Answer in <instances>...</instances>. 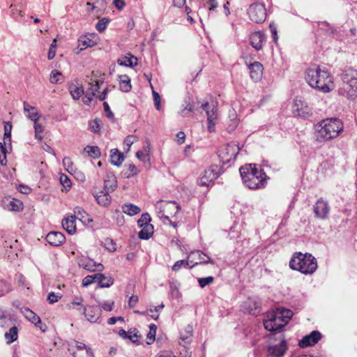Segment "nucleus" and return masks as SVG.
Here are the masks:
<instances>
[{"mask_svg": "<svg viewBox=\"0 0 357 357\" xmlns=\"http://www.w3.org/2000/svg\"><path fill=\"white\" fill-rule=\"evenodd\" d=\"M305 79L311 87L324 93L333 91L335 88L330 73L319 66H312L306 70Z\"/></svg>", "mask_w": 357, "mask_h": 357, "instance_id": "obj_1", "label": "nucleus"}, {"mask_svg": "<svg viewBox=\"0 0 357 357\" xmlns=\"http://www.w3.org/2000/svg\"><path fill=\"white\" fill-rule=\"evenodd\" d=\"M244 185L251 189L264 188L267 183L268 176L263 169L255 164H247L239 169Z\"/></svg>", "mask_w": 357, "mask_h": 357, "instance_id": "obj_2", "label": "nucleus"}, {"mask_svg": "<svg viewBox=\"0 0 357 357\" xmlns=\"http://www.w3.org/2000/svg\"><path fill=\"white\" fill-rule=\"evenodd\" d=\"M344 125L338 118H328L314 126L316 139L325 142L336 138L342 132Z\"/></svg>", "mask_w": 357, "mask_h": 357, "instance_id": "obj_3", "label": "nucleus"}, {"mask_svg": "<svg viewBox=\"0 0 357 357\" xmlns=\"http://www.w3.org/2000/svg\"><path fill=\"white\" fill-rule=\"evenodd\" d=\"M293 312L285 308H278L275 312L267 314L266 319L264 320L266 330L271 332L280 331L290 320Z\"/></svg>", "mask_w": 357, "mask_h": 357, "instance_id": "obj_4", "label": "nucleus"}, {"mask_svg": "<svg viewBox=\"0 0 357 357\" xmlns=\"http://www.w3.org/2000/svg\"><path fill=\"white\" fill-rule=\"evenodd\" d=\"M289 267L303 274H312L317 268V259L311 254L295 253L290 261Z\"/></svg>", "mask_w": 357, "mask_h": 357, "instance_id": "obj_5", "label": "nucleus"}, {"mask_svg": "<svg viewBox=\"0 0 357 357\" xmlns=\"http://www.w3.org/2000/svg\"><path fill=\"white\" fill-rule=\"evenodd\" d=\"M342 86L339 93L348 98L354 99L357 97V73L351 69L347 70L342 75Z\"/></svg>", "mask_w": 357, "mask_h": 357, "instance_id": "obj_6", "label": "nucleus"}, {"mask_svg": "<svg viewBox=\"0 0 357 357\" xmlns=\"http://www.w3.org/2000/svg\"><path fill=\"white\" fill-rule=\"evenodd\" d=\"M270 337L267 346V354L270 357H282L288 349V345L283 334L278 333Z\"/></svg>", "mask_w": 357, "mask_h": 357, "instance_id": "obj_7", "label": "nucleus"}, {"mask_svg": "<svg viewBox=\"0 0 357 357\" xmlns=\"http://www.w3.org/2000/svg\"><path fill=\"white\" fill-rule=\"evenodd\" d=\"M250 19L255 23H262L266 17V10L264 3L251 4L248 11Z\"/></svg>", "mask_w": 357, "mask_h": 357, "instance_id": "obj_8", "label": "nucleus"}, {"mask_svg": "<svg viewBox=\"0 0 357 357\" xmlns=\"http://www.w3.org/2000/svg\"><path fill=\"white\" fill-rule=\"evenodd\" d=\"M202 107L206 112L208 121V130L210 132L215 131V126L218 120V111L213 105L208 102L202 104Z\"/></svg>", "mask_w": 357, "mask_h": 357, "instance_id": "obj_9", "label": "nucleus"}, {"mask_svg": "<svg viewBox=\"0 0 357 357\" xmlns=\"http://www.w3.org/2000/svg\"><path fill=\"white\" fill-rule=\"evenodd\" d=\"M239 151L240 148L236 144L230 143L220 151L219 157L223 164H227L236 159Z\"/></svg>", "mask_w": 357, "mask_h": 357, "instance_id": "obj_10", "label": "nucleus"}, {"mask_svg": "<svg viewBox=\"0 0 357 357\" xmlns=\"http://www.w3.org/2000/svg\"><path fill=\"white\" fill-rule=\"evenodd\" d=\"M157 208L160 209L159 216L160 218H164L169 220V215L165 213H169L170 215H176L180 211V206L175 202H158Z\"/></svg>", "mask_w": 357, "mask_h": 357, "instance_id": "obj_11", "label": "nucleus"}, {"mask_svg": "<svg viewBox=\"0 0 357 357\" xmlns=\"http://www.w3.org/2000/svg\"><path fill=\"white\" fill-rule=\"evenodd\" d=\"M68 351L74 357H92L93 353L85 344L74 340L69 345Z\"/></svg>", "mask_w": 357, "mask_h": 357, "instance_id": "obj_12", "label": "nucleus"}, {"mask_svg": "<svg viewBox=\"0 0 357 357\" xmlns=\"http://www.w3.org/2000/svg\"><path fill=\"white\" fill-rule=\"evenodd\" d=\"M314 213L317 218L325 220L330 212V206L323 198L319 199L314 205Z\"/></svg>", "mask_w": 357, "mask_h": 357, "instance_id": "obj_13", "label": "nucleus"}, {"mask_svg": "<svg viewBox=\"0 0 357 357\" xmlns=\"http://www.w3.org/2000/svg\"><path fill=\"white\" fill-rule=\"evenodd\" d=\"M295 115L305 117L311 114L310 109L301 97H296L292 107Z\"/></svg>", "mask_w": 357, "mask_h": 357, "instance_id": "obj_14", "label": "nucleus"}, {"mask_svg": "<svg viewBox=\"0 0 357 357\" xmlns=\"http://www.w3.org/2000/svg\"><path fill=\"white\" fill-rule=\"evenodd\" d=\"M218 177L216 167H211L202 173L199 184L202 186H208Z\"/></svg>", "mask_w": 357, "mask_h": 357, "instance_id": "obj_15", "label": "nucleus"}, {"mask_svg": "<svg viewBox=\"0 0 357 357\" xmlns=\"http://www.w3.org/2000/svg\"><path fill=\"white\" fill-rule=\"evenodd\" d=\"M321 338V334L317 331H313L309 335L304 336L298 342L301 348L310 347L316 344Z\"/></svg>", "mask_w": 357, "mask_h": 357, "instance_id": "obj_16", "label": "nucleus"}, {"mask_svg": "<svg viewBox=\"0 0 357 357\" xmlns=\"http://www.w3.org/2000/svg\"><path fill=\"white\" fill-rule=\"evenodd\" d=\"M188 257H192L193 259L197 260V261H195L192 266H190V268L199 264H215V261L213 259H211L208 255H206L201 250L192 252L189 255Z\"/></svg>", "mask_w": 357, "mask_h": 357, "instance_id": "obj_17", "label": "nucleus"}, {"mask_svg": "<svg viewBox=\"0 0 357 357\" xmlns=\"http://www.w3.org/2000/svg\"><path fill=\"white\" fill-rule=\"evenodd\" d=\"M248 68L251 79L255 82L259 80L263 73V65L258 61H255L249 64Z\"/></svg>", "mask_w": 357, "mask_h": 357, "instance_id": "obj_18", "label": "nucleus"}, {"mask_svg": "<svg viewBox=\"0 0 357 357\" xmlns=\"http://www.w3.org/2000/svg\"><path fill=\"white\" fill-rule=\"evenodd\" d=\"M45 238L47 242L53 246H59L66 240L64 235L59 231H50Z\"/></svg>", "mask_w": 357, "mask_h": 357, "instance_id": "obj_19", "label": "nucleus"}, {"mask_svg": "<svg viewBox=\"0 0 357 357\" xmlns=\"http://www.w3.org/2000/svg\"><path fill=\"white\" fill-rule=\"evenodd\" d=\"M79 266L89 271H101L103 266L101 264H97L91 259H82L79 261Z\"/></svg>", "mask_w": 357, "mask_h": 357, "instance_id": "obj_20", "label": "nucleus"}, {"mask_svg": "<svg viewBox=\"0 0 357 357\" xmlns=\"http://www.w3.org/2000/svg\"><path fill=\"white\" fill-rule=\"evenodd\" d=\"M250 40L251 45L256 50H259L262 48V44L265 40V35L261 31H255L251 34Z\"/></svg>", "mask_w": 357, "mask_h": 357, "instance_id": "obj_21", "label": "nucleus"}, {"mask_svg": "<svg viewBox=\"0 0 357 357\" xmlns=\"http://www.w3.org/2000/svg\"><path fill=\"white\" fill-rule=\"evenodd\" d=\"M93 196L98 204L102 206H107L110 204L111 196L109 192L105 190L93 192Z\"/></svg>", "mask_w": 357, "mask_h": 357, "instance_id": "obj_22", "label": "nucleus"}, {"mask_svg": "<svg viewBox=\"0 0 357 357\" xmlns=\"http://www.w3.org/2000/svg\"><path fill=\"white\" fill-rule=\"evenodd\" d=\"M75 220V215H70L62 221L63 228L70 234H73L76 231Z\"/></svg>", "mask_w": 357, "mask_h": 357, "instance_id": "obj_23", "label": "nucleus"}, {"mask_svg": "<svg viewBox=\"0 0 357 357\" xmlns=\"http://www.w3.org/2000/svg\"><path fill=\"white\" fill-rule=\"evenodd\" d=\"M105 190L110 192L115 190L116 188V179L114 175L112 173H107L104 179Z\"/></svg>", "mask_w": 357, "mask_h": 357, "instance_id": "obj_24", "label": "nucleus"}, {"mask_svg": "<svg viewBox=\"0 0 357 357\" xmlns=\"http://www.w3.org/2000/svg\"><path fill=\"white\" fill-rule=\"evenodd\" d=\"M100 309L94 306H89L84 314L86 318L90 322H96L100 316Z\"/></svg>", "mask_w": 357, "mask_h": 357, "instance_id": "obj_25", "label": "nucleus"}, {"mask_svg": "<svg viewBox=\"0 0 357 357\" xmlns=\"http://www.w3.org/2000/svg\"><path fill=\"white\" fill-rule=\"evenodd\" d=\"M22 314L24 317L33 324L35 326H38V324L41 323L40 318L31 310L29 308L25 307L22 310Z\"/></svg>", "mask_w": 357, "mask_h": 357, "instance_id": "obj_26", "label": "nucleus"}, {"mask_svg": "<svg viewBox=\"0 0 357 357\" xmlns=\"http://www.w3.org/2000/svg\"><path fill=\"white\" fill-rule=\"evenodd\" d=\"M119 89L123 92H129L131 89L130 79L127 75H122L119 76Z\"/></svg>", "mask_w": 357, "mask_h": 357, "instance_id": "obj_27", "label": "nucleus"}, {"mask_svg": "<svg viewBox=\"0 0 357 357\" xmlns=\"http://www.w3.org/2000/svg\"><path fill=\"white\" fill-rule=\"evenodd\" d=\"M69 91L74 100H79L84 94V91L82 85L70 84Z\"/></svg>", "mask_w": 357, "mask_h": 357, "instance_id": "obj_28", "label": "nucleus"}, {"mask_svg": "<svg viewBox=\"0 0 357 357\" xmlns=\"http://www.w3.org/2000/svg\"><path fill=\"white\" fill-rule=\"evenodd\" d=\"M76 217V219H79L82 222H90L92 221L91 219L89 218L86 212L81 207L77 206L74 208V215Z\"/></svg>", "mask_w": 357, "mask_h": 357, "instance_id": "obj_29", "label": "nucleus"}, {"mask_svg": "<svg viewBox=\"0 0 357 357\" xmlns=\"http://www.w3.org/2000/svg\"><path fill=\"white\" fill-rule=\"evenodd\" d=\"M96 282H98L100 287H109L114 283V280L112 278L106 277L102 273H96Z\"/></svg>", "mask_w": 357, "mask_h": 357, "instance_id": "obj_30", "label": "nucleus"}, {"mask_svg": "<svg viewBox=\"0 0 357 357\" xmlns=\"http://www.w3.org/2000/svg\"><path fill=\"white\" fill-rule=\"evenodd\" d=\"M192 328L188 326L184 331H181L180 333V344L185 345L189 344L192 340Z\"/></svg>", "mask_w": 357, "mask_h": 357, "instance_id": "obj_31", "label": "nucleus"}, {"mask_svg": "<svg viewBox=\"0 0 357 357\" xmlns=\"http://www.w3.org/2000/svg\"><path fill=\"white\" fill-rule=\"evenodd\" d=\"M140 227L142 228V229L138 233V237L140 239L147 240L151 237V236L153 234V225H146Z\"/></svg>", "mask_w": 357, "mask_h": 357, "instance_id": "obj_32", "label": "nucleus"}, {"mask_svg": "<svg viewBox=\"0 0 357 357\" xmlns=\"http://www.w3.org/2000/svg\"><path fill=\"white\" fill-rule=\"evenodd\" d=\"M111 162L115 166H120L123 160V154L118 151V149H114L111 151Z\"/></svg>", "mask_w": 357, "mask_h": 357, "instance_id": "obj_33", "label": "nucleus"}, {"mask_svg": "<svg viewBox=\"0 0 357 357\" xmlns=\"http://www.w3.org/2000/svg\"><path fill=\"white\" fill-rule=\"evenodd\" d=\"M122 211L128 215L132 216L140 213L141 209L132 204H126L122 206Z\"/></svg>", "mask_w": 357, "mask_h": 357, "instance_id": "obj_34", "label": "nucleus"}, {"mask_svg": "<svg viewBox=\"0 0 357 357\" xmlns=\"http://www.w3.org/2000/svg\"><path fill=\"white\" fill-rule=\"evenodd\" d=\"M18 337V328L16 326L11 327L8 332L5 333V338L7 344H10L17 340Z\"/></svg>", "mask_w": 357, "mask_h": 357, "instance_id": "obj_35", "label": "nucleus"}, {"mask_svg": "<svg viewBox=\"0 0 357 357\" xmlns=\"http://www.w3.org/2000/svg\"><path fill=\"white\" fill-rule=\"evenodd\" d=\"M24 110L25 112H28V118L31 121H37L38 120V112L34 107L29 105L26 102H24Z\"/></svg>", "mask_w": 357, "mask_h": 357, "instance_id": "obj_36", "label": "nucleus"}, {"mask_svg": "<svg viewBox=\"0 0 357 357\" xmlns=\"http://www.w3.org/2000/svg\"><path fill=\"white\" fill-rule=\"evenodd\" d=\"M102 125V121L100 119H95L89 122L90 130L94 133H99Z\"/></svg>", "mask_w": 357, "mask_h": 357, "instance_id": "obj_37", "label": "nucleus"}, {"mask_svg": "<svg viewBox=\"0 0 357 357\" xmlns=\"http://www.w3.org/2000/svg\"><path fill=\"white\" fill-rule=\"evenodd\" d=\"M84 151L94 158H98L100 156V151L97 146H86L84 148Z\"/></svg>", "mask_w": 357, "mask_h": 357, "instance_id": "obj_38", "label": "nucleus"}, {"mask_svg": "<svg viewBox=\"0 0 357 357\" xmlns=\"http://www.w3.org/2000/svg\"><path fill=\"white\" fill-rule=\"evenodd\" d=\"M157 326L154 324L149 325V332L147 334V344L153 343L155 340Z\"/></svg>", "mask_w": 357, "mask_h": 357, "instance_id": "obj_39", "label": "nucleus"}, {"mask_svg": "<svg viewBox=\"0 0 357 357\" xmlns=\"http://www.w3.org/2000/svg\"><path fill=\"white\" fill-rule=\"evenodd\" d=\"M109 22L110 19L109 17L101 18L96 24V30L100 33L103 32L106 29Z\"/></svg>", "mask_w": 357, "mask_h": 357, "instance_id": "obj_40", "label": "nucleus"}, {"mask_svg": "<svg viewBox=\"0 0 357 357\" xmlns=\"http://www.w3.org/2000/svg\"><path fill=\"white\" fill-rule=\"evenodd\" d=\"M62 77L63 75L61 72L56 70H53L50 73V81L51 83L54 84L61 83L62 82Z\"/></svg>", "mask_w": 357, "mask_h": 357, "instance_id": "obj_41", "label": "nucleus"}, {"mask_svg": "<svg viewBox=\"0 0 357 357\" xmlns=\"http://www.w3.org/2000/svg\"><path fill=\"white\" fill-rule=\"evenodd\" d=\"M6 144V140H4V142H0V164L2 166L6 165V149L5 147V144Z\"/></svg>", "mask_w": 357, "mask_h": 357, "instance_id": "obj_42", "label": "nucleus"}, {"mask_svg": "<svg viewBox=\"0 0 357 357\" xmlns=\"http://www.w3.org/2000/svg\"><path fill=\"white\" fill-rule=\"evenodd\" d=\"M151 220V216L148 213H143L137 221L138 226L140 227L146 225H152L150 224Z\"/></svg>", "mask_w": 357, "mask_h": 357, "instance_id": "obj_43", "label": "nucleus"}, {"mask_svg": "<svg viewBox=\"0 0 357 357\" xmlns=\"http://www.w3.org/2000/svg\"><path fill=\"white\" fill-rule=\"evenodd\" d=\"M93 41L86 37H81L79 39V47L80 50H83L88 47L92 46Z\"/></svg>", "mask_w": 357, "mask_h": 357, "instance_id": "obj_44", "label": "nucleus"}, {"mask_svg": "<svg viewBox=\"0 0 357 357\" xmlns=\"http://www.w3.org/2000/svg\"><path fill=\"white\" fill-rule=\"evenodd\" d=\"M128 337L127 339H129L133 343H135L139 341V337H140L138 335V331L136 328L130 329L128 331Z\"/></svg>", "mask_w": 357, "mask_h": 357, "instance_id": "obj_45", "label": "nucleus"}, {"mask_svg": "<svg viewBox=\"0 0 357 357\" xmlns=\"http://www.w3.org/2000/svg\"><path fill=\"white\" fill-rule=\"evenodd\" d=\"M63 165L65 167L66 171L70 174L74 171L73 163L69 157H65L63 159Z\"/></svg>", "mask_w": 357, "mask_h": 357, "instance_id": "obj_46", "label": "nucleus"}, {"mask_svg": "<svg viewBox=\"0 0 357 357\" xmlns=\"http://www.w3.org/2000/svg\"><path fill=\"white\" fill-rule=\"evenodd\" d=\"M91 87L88 89L86 91H89V93L92 95V96H96V93L100 89L99 82L97 80H93L90 83Z\"/></svg>", "mask_w": 357, "mask_h": 357, "instance_id": "obj_47", "label": "nucleus"}, {"mask_svg": "<svg viewBox=\"0 0 357 357\" xmlns=\"http://www.w3.org/2000/svg\"><path fill=\"white\" fill-rule=\"evenodd\" d=\"M214 278L212 276L198 278L199 284L202 288H204L206 285L211 284Z\"/></svg>", "mask_w": 357, "mask_h": 357, "instance_id": "obj_48", "label": "nucleus"}, {"mask_svg": "<svg viewBox=\"0 0 357 357\" xmlns=\"http://www.w3.org/2000/svg\"><path fill=\"white\" fill-rule=\"evenodd\" d=\"M96 273L91 275H87L86 276L83 280H82V286L83 287H88L89 285L91 284L92 283L96 282Z\"/></svg>", "mask_w": 357, "mask_h": 357, "instance_id": "obj_49", "label": "nucleus"}, {"mask_svg": "<svg viewBox=\"0 0 357 357\" xmlns=\"http://www.w3.org/2000/svg\"><path fill=\"white\" fill-rule=\"evenodd\" d=\"M56 40L54 39L52 44L50 45L47 58L49 60H52L56 55Z\"/></svg>", "mask_w": 357, "mask_h": 357, "instance_id": "obj_50", "label": "nucleus"}, {"mask_svg": "<svg viewBox=\"0 0 357 357\" xmlns=\"http://www.w3.org/2000/svg\"><path fill=\"white\" fill-rule=\"evenodd\" d=\"M105 248L110 252H114L116 250V243L112 239L109 238L105 240Z\"/></svg>", "mask_w": 357, "mask_h": 357, "instance_id": "obj_51", "label": "nucleus"}, {"mask_svg": "<svg viewBox=\"0 0 357 357\" xmlns=\"http://www.w3.org/2000/svg\"><path fill=\"white\" fill-rule=\"evenodd\" d=\"M189 266V262L188 260H179L177 261L174 266H172V270L174 271H178L182 266L187 267Z\"/></svg>", "mask_w": 357, "mask_h": 357, "instance_id": "obj_52", "label": "nucleus"}, {"mask_svg": "<svg viewBox=\"0 0 357 357\" xmlns=\"http://www.w3.org/2000/svg\"><path fill=\"white\" fill-rule=\"evenodd\" d=\"M60 183L61 185L67 190V188H70L71 186V181L69 178L65 175L61 174L60 176Z\"/></svg>", "mask_w": 357, "mask_h": 357, "instance_id": "obj_53", "label": "nucleus"}, {"mask_svg": "<svg viewBox=\"0 0 357 357\" xmlns=\"http://www.w3.org/2000/svg\"><path fill=\"white\" fill-rule=\"evenodd\" d=\"M128 170L129 171V173H127V172L125 173L127 178L133 176L137 174V173H138V169H137V167L133 164H130L128 165Z\"/></svg>", "mask_w": 357, "mask_h": 357, "instance_id": "obj_54", "label": "nucleus"}, {"mask_svg": "<svg viewBox=\"0 0 357 357\" xmlns=\"http://www.w3.org/2000/svg\"><path fill=\"white\" fill-rule=\"evenodd\" d=\"M10 210L13 211H20L22 210V203L20 201L10 202Z\"/></svg>", "mask_w": 357, "mask_h": 357, "instance_id": "obj_55", "label": "nucleus"}, {"mask_svg": "<svg viewBox=\"0 0 357 357\" xmlns=\"http://www.w3.org/2000/svg\"><path fill=\"white\" fill-rule=\"evenodd\" d=\"M11 128L12 126L9 123H7L4 126V140H8L9 142H10Z\"/></svg>", "mask_w": 357, "mask_h": 357, "instance_id": "obj_56", "label": "nucleus"}, {"mask_svg": "<svg viewBox=\"0 0 357 357\" xmlns=\"http://www.w3.org/2000/svg\"><path fill=\"white\" fill-rule=\"evenodd\" d=\"M61 298L60 294H55L54 292H50L47 296V301L50 303H54L59 301Z\"/></svg>", "mask_w": 357, "mask_h": 357, "instance_id": "obj_57", "label": "nucleus"}, {"mask_svg": "<svg viewBox=\"0 0 357 357\" xmlns=\"http://www.w3.org/2000/svg\"><path fill=\"white\" fill-rule=\"evenodd\" d=\"M153 97L154 100V105L155 107V109L158 110L160 109V96L158 93H157L155 91H153Z\"/></svg>", "mask_w": 357, "mask_h": 357, "instance_id": "obj_58", "label": "nucleus"}, {"mask_svg": "<svg viewBox=\"0 0 357 357\" xmlns=\"http://www.w3.org/2000/svg\"><path fill=\"white\" fill-rule=\"evenodd\" d=\"M136 141V137L134 135L128 136L123 142L124 146L128 147V150L130 149L131 145Z\"/></svg>", "mask_w": 357, "mask_h": 357, "instance_id": "obj_59", "label": "nucleus"}, {"mask_svg": "<svg viewBox=\"0 0 357 357\" xmlns=\"http://www.w3.org/2000/svg\"><path fill=\"white\" fill-rule=\"evenodd\" d=\"M130 63V56L128 54L127 56H123L118 59L117 63L119 66H127L128 63Z\"/></svg>", "mask_w": 357, "mask_h": 357, "instance_id": "obj_60", "label": "nucleus"}, {"mask_svg": "<svg viewBox=\"0 0 357 357\" xmlns=\"http://www.w3.org/2000/svg\"><path fill=\"white\" fill-rule=\"evenodd\" d=\"M10 9L13 18L17 20L19 16H22V11L18 10L15 6L10 5Z\"/></svg>", "mask_w": 357, "mask_h": 357, "instance_id": "obj_61", "label": "nucleus"}, {"mask_svg": "<svg viewBox=\"0 0 357 357\" xmlns=\"http://www.w3.org/2000/svg\"><path fill=\"white\" fill-rule=\"evenodd\" d=\"M114 303L113 301L105 302L100 303V307L105 311H112L113 309Z\"/></svg>", "mask_w": 357, "mask_h": 357, "instance_id": "obj_62", "label": "nucleus"}, {"mask_svg": "<svg viewBox=\"0 0 357 357\" xmlns=\"http://www.w3.org/2000/svg\"><path fill=\"white\" fill-rule=\"evenodd\" d=\"M136 156L139 160L144 162H145L146 160H149V153L143 151H137L136 153Z\"/></svg>", "mask_w": 357, "mask_h": 357, "instance_id": "obj_63", "label": "nucleus"}, {"mask_svg": "<svg viewBox=\"0 0 357 357\" xmlns=\"http://www.w3.org/2000/svg\"><path fill=\"white\" fill-rule=\"evenodd\" d=\"M179 357H191V351L186 348L185 345H182Z\"/></svg>", "mask_w": 357, "mask_h": 357, "instance_id": "obj_64", "label": "nucleus"}]
</instances>
